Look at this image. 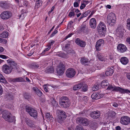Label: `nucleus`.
Instances as JSON below:
<instances>
[{"instance_id": "nucleus-1", "label": "nucleus", "mask_w": 130, "mask_h": 130, "mask_svg": "<svg viewBox=\"0 0 130 130\" xmlns=\"http://www.w3.org/2000/svg\"><path fill=\"white\" fill-rule=\"evenodd\" d=\"M3 118L6 121L9 122H12L15 121V117L11 116V113L7 111H4L2 113Z\"/></svg>"}, {"instance_id": "nucleus-2", "label": "nucleus", "mask_w": 130, "mask_h": 130, "mask_svg": "<svg viewBox=\"0 0 130 130\" xmlns=\"http://www.w3.org/2000/svg\"><path fill=\"white\" fill-rule=\"evenodd\" d=\"M59 103L61 107L66 108L69 107L70 102L67 97L64 96L60 98Z\"/></svg>"}, {"instance_id": "nucleus-3", "label": "nucleus", "mask_w": 130, "mask_h": 130, "mask_svg": "<svg viewBox=\"0 0 130 130\" xmlns=\"http://www.w3.org/2000/svg\"><path fill=\"white\" fill-rule=\"evenodd\" d=\"M107 89L108 90H112V91H118L121 93H130V91L127 89H124L119 87H117L115 86L113 87L111 86H108Z\"/></svg>"}, {"instance_id": "nucleus-4", "label": "nucleus", "mask_w": 130, "mask_h": 130, "mask_svg": "<svg viewBox=\"0 0 130 130\" xmlns=\"http://www.w3.org/2000/svg\"><path fill=\"white\" fill-rule=\"evenodd\" d=\"M99 33L101 36H104L106 32V26L103 22H100L98 27Z\"/></svg>"}, {"instance_id": "nucleus-5", "label": "nucleus", "mask_w": 130, "mask_h": 130, "mask_svg": "<svg viewBox=\"0 0 130 130\" xmlns=\"http://www.w3.org/2000/svg\"><path fill=\"white\" fill-rule=\"evenodd\" d=\"M116 17L114 13H110L107 17V23L110 26L113 25L116 21Z\"/></svg>"}, {"instance_id": "nucleus-6", "label": "nucleus", "mask_w": 130, "mask_h": 130, "mask_svg": "<svg viewBox=\"0 0 130 130\" xmlns=\"http://www.w3.org/2000/svg\"><path fill=\"white\" fill-rule=\"evenodd\" d=\"M25 109L26 111L30 116L34 118L37 117L38 113L36 110L27 106H26Z\"/></svg>"}, {"instance_id": "nucleus-7", "label": "nucleus", "mask_w": 130, "mask_h": 130, "mask_svg": "<svg viewBox=\"0 0 130 130\" xmlns=\"http://www.w3.org/2000/svg\"><path fill=\"white\" fill-rule=\"evenodd\" d=\"M76 122L84 126H87L89 124V120L82 117L77 118L76 119Z\"/></svg>"}, {"instance_id": "nucleus-8", "label": "nucleus", "mask_w": 130, "mask_h": 130, "mask_svg": "<svg viewBox=\"0 0 130 130\" xmlns=\"http://www.w3.org/2000/svg\"><path fill=\"white\" fill-rule=\"evenodd\" d=\"M12 15V13L9 11H5L2 12L1 14V18L4 20L10 18Z\"/></svg>"}, {"instance_id": "nucleus-9", "label": "nucleus", "mask_w": 130, "mask_h": 130, "mask_svg": "<svg viewBox=\"0 0 130 130\" xmlns=\"http://www.w3.org/2000/svg\"><path fill=\"white\" fill-rule=\"evenodd\" d=\"M57 114L59 119L61 120H64L67 117L65 112L62 110L59 109L57 110Z\"/></svg>"}, {"instance_id": "nucleus-10", "label": "nucleus", "mask_w": 130, "mask_h": 130, "mask_svg": "<svg viewBox=\"0 0 130 130\" xmlns=\"http://www.w3.org/2000/svg\"><path fill=\"white\" fill-rule=\"evenodd\" d=\"M76 73L74 69L69 68L67 69L66 73V75L69 77L72 78L73 77Z\"/></svg>"}, {"instance_id": "nucleus-11", "label": "nucleus", "mask_w": 130, "mask_h": 130, "mask_svg": "<svg viewBox=\"0 0 130 130\" xmlns=\"http://www.w3.org/2000/svg\"><path fill=\"white\" fill-rule=\"evenodd\" d=\"M130 118L128 116H124L121 117L120 123L122 124L127 125L129 123Z\"/></svg>"}, {"instance_id": "nucleus-12", "label": "nucleus", "mask_w": 130, "mask_h": 130, "mask_svg": "<svg viewBox=\"0 0 130 130\" xmlns=\"http://www.w3.org/2000/svg\"><path fill=\"white\" fill-rule=\"evenodd\" d=\"M104 43V41L102 39H100L98 41L95 45L96 51H100L101 50V46H103Z\"/></svg>"}, {"instance_id": "nucleus-13", "label": "nucleus", "mask_w": 130, "mask_h": 130, "mask_svg": "<svg viewBox=\"0 0 130 130\" xmlns=\"http://www.w3.org/2000/svg\"><path fill=\"white\" fill-rule=\"evenodd\" d=\"M65 69V67L62 63H60L58 66L57 71V73L59 75H62Z\"/></svg>"}, {"instance_id": "nucleus-14", "label": "nucleus", "mask_w": 130, "mask_h": 130, "mask_svg": "<svg viewBox=\"0 0 130 130\" xmlns=\"http://www.w3.org/2000/svg\"><path fill=\"white\" fill-rule=\"evenodd\" d=\"M100 112L98 110H96L91 112L90 114V116L93 119H97L100 117Z\"/></svg>"}, {"instance_id": "nucleus-15", "label": "nucleus", "mask_w": 130, "mask_h": 130, "mask_svg": "<svg viewBox=\"0 0 130 130\" xmlns=\"http://www.w3.org/2000/svg\"><path fill=\"white\" fill-rule=\"evenodd\" d=\"M2 69L3 72L6 74L10 73L12 69L10 66L6 64H5L3 66Z\"/></svg>"}, {"instance_id": "nucleus-16", "label": "nucleus", "mask_w": 130, "mask_h": 130, "mask_svg": "<svg viewBox=\"0 0 130 130\" xmlns=\"http://www.w3.org/2000/svg\"><path fill=\"white\" fill-rule=\"evenodd\" d=\"M117 49L119 52L123 53L126 51L127 48L125 45L122 44H119L117 47Z\"/></svg>"}, {"instance_id": "nucleus-17", "label": "nucleus", "mask_w": 130, "mask_h": 130, "mask_svg": "<svg viewBox=\"0 0 130 130\" xmlns=\"http://www.w3.org/2000/svg\"><path fill=\"white\" fill-rule=\"evenodd\" d=\"M75 42L77 45L82 47H84L86 45V43L85 42L80 40L79 38L76 39Z\"/></svg>"}, {"instance_id": "nucleus-18", "label": "nucleus", "mask_w": 130, "mask_h": 130, "mask_svg": "<svg viewBox=\"0 0 130 130\" xmlns=\"http://www.w3.org/2000/svg\"><path fill=\"white\" fill-rule=\"evenodd\" d=\"M7 62L9 63L10 65V67L12 69H17V64L16 62L12 60H8L7 61Z\"/></svg>"}, {"instance_id": "nucleus-19", "label": "nucleus", "mask_w": 130, "mask_h": 130, "mask_svg": "<svg viewBox=\"0 0 130 130\" xmlns=\"http://www.w3.org/2000/svg\"><path fill=\"white\" fill-rule=\"evenodd\" d=\"M10 4L7 2L5 1L0 2V6L4 9L7 8L10 6Z\"/></svg>"}, {"instance_id": "nucleus-20", "label": "nucleus", "mask_w": 130, "mask_h": 130, "mask_svg": "<svg viewBox=\"0 0 130 130\" xmlns=\"http://www.w3.org/2000/svg\"><path fill=\"white\" fill-rule=\"evenodd\" d=\"M90 23L92 28H95L96 27V19L94 18H92L90 20Z\"/></svg>"}, {"instance_id": "nucleus-21", "label": "nucleus", "mask_w": 130, "mask_h": 130, "mask_svg": "<svg viewBox=\"0 0 130 130\" xmlns=\"http://www.w3.org/2000/svg\"><path fill=\"white\" fill-rule=\"evenodd\" d=\"M87 28L85 25H82L77 30V32L81 33L82 32H85L87 31Z\"/></svg>"}, {"instance_id": "nucleus-22", "label": "nucleus", "mask_w": 130, "mask_h": 130, "mask_svg": "<svg viewBox=\"0 0 130 130\" xmlns=\"http://www.w3.org/2000/svg\"><path fill=\"white\" fill-rule=\"evenodd\" d=\"M25 122L28 126L31 127L33 126L35 123V122L34 121L31 120L28 118L25 119Z\"/></svg>"}, {"instance_id": "nucleus-23", "label": "nucleus", "mask_w": 130, "mask_h": 130, "mask_svg": "<svg viewBox=\"0 0 130 130\" xmlns=\"http://www.w3.org/2000/svg\"><path fill=\"white\" fill-rule=\"evenodd\" d=\"M111 67L112 68H108V70H107L105 72V74L106 76H108L112 75L113 74L114 70L112 68H113V67Z\"/></svg>"}, {"instance_id": "nucleus-24", "label": "nucleus", "mask_w": 130, "mask_h": 130, "mask_svg": "<svg viewBox=\"0 0 130 130\" xmlns=\"http://www.w3.org/2000/svg\"><path fill=\"white\" fill-rule=\"evenodd\" d=\"M124 30L123 27L122 26H118L116 30V31L118 34H123L124 32Z\"/></svg>"}, {"instance_id": "nucleus-25", "label": "nucleus", "mask_w": 130, "mask_h": 130, "mask_svg": "<svg viewBox=\"0 0 130 130\" xmlns=\"http://www.w3.org/2000/svg\"><path fill=\"white\" fill-rule=\"evenodd\" d=\"M89 126L92 129H95L98 127V124L96 122L93 121L91 123Z\"/></svg>"}, {"instance_id": "nucleus-26", "label": "nucleus", "mask_w": 130, "mask_h": 130, "mask_svg": "<svg viewBox=\"0 0 130 130\" xmlns=\"http://www.w3.org/2000/svg\"><path fill=\"white\" fill-rule=\"evenodd\" d=\"M89 60L85 57H82L80 60V62L83 64H85L89 62Z\"/></svg>"}, {"instance_id": "nucleus-27", "label": "nucleus", "mask_w": 130, "mask_h": 130, "mask_svg": "<svg viewBox=\"0 0 130 130\" xmlns=\"http://www.w3.org/2000/svg\"><path fill=\"white\" fill-rule=\"evenodd\" d=\"M33 90L36 92L37 94L39 96H41L42 95V93L41 91L37 88L34 87Z\"/></svg>"}, {"instance_id": "nucleus-28", "label": "nucleus", "mask_w": 130, "mask_h": 130, "mask_svg": "<svg viewBox=\"0 0 130 130\" xmlns=\"http://www.w3.org/2000/svg\"><path fill=\"white\" fill-rule=\"evenodd\" d=\"M120 61L124 65L127 64L128 62V59L125 57H122L120 59Z\"/></svg>"}, {"instance_id": "nucleus-29", "label": "nucleus", "mask_w": 130, "mask_h": 130, "mask_svg": "<svg viewBox=\"0 0 130 130\" xmlns=\"http://www.w3.org/2000/svg\"><path fill=\"white\" fill-rule=\"evenodd\" d=\"M91 97L93 99H98L101 98V96L98 93H94L91 96Z\"/></svg>"}, {"instance_id": "nucleus-30", "label": "nucleus", "mask_w": 130, "mask_h": 130, "mask_svg": "<svg viewBox=\"0 0 130 130\" xmlns=\"http://www.w3.org/2000/svg\"><path fill=\"white\" fill-rule=\"evenodd\" d=\"M4 98L8 100L13 99V96L12 94V93H7L4 96Z\"/></svg>"}, {"instance_id": "nucleus-31", "label": "nucleus", "mask_w": 130, "mask_h": 130, "mask_svg": "<svg viewBox=\"0 0 130 130\" xmlns=\"http://www.w3.org/2000/svg\"><path fill=\"white\" fill-rule=\"evenodd\" d=\"M54 71V69L53 67H47L45 70V72L47 73H53Z\"/></svg>"}, {"instance_id": "nucleus-32", "label": "nucleus", "mask_w": 130, "mask_h": 130, "mask_svg": "<svg viewBox=\"0 0 130 130\" xmlns=\"http://www.w3.org/2000/svg\"><path fill=\"white\" fill-rule=\"evenodd\" d=\"M45 116L47 119H48L49 120L51 121H53V118L52 116L50 115V113L48 112L46 113V114Z\"/></svg>"}, {"instance_id": "nucleus-33", "label": "nucleus", "mask_w": 130, "mask_h": 130, "mask_svg": "<svg viewBox=\"0 0 130 130\" xmlns=\"http://www.w3.org/2000/svg\"><path fill=\"white\" fill-rule=\"evenodd\" d=\"M100 84L98 83H96L92 88V90L93 91H95L98 90L100 87Z\"/></svg>"}, {"instance_id": "nucleus-34", "label": "nucleus", "mask_w": 130, "mask_h": 130, "mask_svg": "<svg viewBox=\"0 0 130 130\" xmlns=\"http://www.w3.org/2000/svg\"><path fill=\"white\" fill-rule=\"evenodd\" d=\"M108 84V81L106 80H103L101 83V85L103 87H105V86H107Z\"/></svg>"}, {"instance_id": "nucleus-35", "label": "nucleus", "mask_w": 130, "mask_h": 130, "mask_svg": "<svg viewBox=\"0 0 130 130\" xmlns=\"http://www.w3.org/2000/svg\"><path fill=\"white\" fill-rule=\"evenodd\" d=\"M42 4V2L41 0H39L36 1V3L35 7L37 8H39Z\"/></svg>"}, {"instance_id": "nucleus-36", "label": "nucleus", "mask_w": 130, "mask_h": 130, "mask_svg": "<svg viewBox=\"0 0 130 130\" xmlns=\"http://www.w3.org/2000/svg\"><path fill=\"white\" fill-rule=\"evenodd\" d=\"M8 36V33L7 31L3 32L0 34V37L4 38H6Z\"/></svg>"}, {"instance_id": "nucleus-37", "label": "nucleus", "mask_w": 130, "mask_h": 130, "mask_svg": "<svg viewBox=\"0 0 130 130\" xmlns=\"http://www.w3.org/2000/svg\"><path fill=\"white\" fill-rule=\"evenodd\" d=\"M113 38L112 37L110 36L108 41V43L110 45H113Z\"/></svg>"}, {"instance_id": "nucleus-38", "label": "nucleus", "mask_w": 130, "mask_h": 130, "mask_svg": "<svg viewBox=\"0 0 130 130\" xmlns=\"http://www.w3.org/2000/svg\"><path fill=\"white\" fill-rule=\"evenodd\" d=\"M24 98L28 100L30 99V96L29 94L27 92H25L24 95Z\"/></svg>"}, {"instance_id": "nucleus-39", "label": "nucleus", "mask_w": 130, "mask_h": 130, "mask_svg": "<svg viewBox=\"0 0 130 130\" xmlns=\"http://www.w3.org/2000/svg\"><path fill=\"white\" fill-rule=\"evenodd\" d=\"M97 57L98 59L101 61H103L104 59L102 57L101 53L98 52L97 54Z\"/></svg>"}, {"instance_id": "nucleus-40", "label": "nucleus", "mask_w": 130, "mask_h": 130, "mask_svg": "<svg viewBox=\"0 0 130 130\" xmlns=\"http://www.w3.org/2000/svg\"><path fill=\"white\" fill-rule=\"evenodd\" d=\"M91 11L90 10H88L87 11L84 13L83 15L80 18V19H82L83 18L86 17L87 16L88 14H89Z\"/></svg>"}, {"instance_id": "nucleus-41", "label": "nucleus", "mask_w": 130, "mask_h": 130, "mask_svg": "<svg viewBox=\"0 0 130 130\" xmlns=\"http://www.w3.org/2000/svg\"><path fill=\"white\" fill-rule=\"evenodd\" d=\"M39 67V65L36 64H32L30 66V68L32 69L37 68Z\"/></svg>"}, {"instance_id": "nucleus-42", "label": "nucleus", "mask_w": 130, "mask_h": 130, "mask_svg": "<svg viewBox=\"0 0 130 130\" xmlns=\"http://www.w3.org/2000/svg\"><path fill=\"white\" fill-rule=\"evenodd\" d=\"M127 28L130 31V19H129L127 20Z\"/></svg>"}, {"instance_id": "nucleus-43", "label": "nucleus", "mask_w": 130, "mask_h": 130, "mask_svg": "<svg viewBox=\"0 0 130 130\" xmlns=\"http://www.w3.org/2000/svg\"><path fill=\"white\" fill-rule=\"evenodd\" d=\"M75 15V13L74 12L72 9L69 13L68 14V16L70 17H73Z\"/></svg>"}, {"instance_id": "nucleus-44", "label": "nucleus", "mask_w": 130, "mask_h": 130, "mask_svg": "<svg viewBox=\"0 0 130 130\" xmlns=\"http://www.w3.org/2000/svg\"><path fill=\"white\" fill-rule=\"evenodd\" d=\"M51 101H52L51 103L53 106H54L57 105V103L56 102L55 100L53 98H51Z\"/></svg>"}, {"instance_id": "nucleus-45", "label": "nucleus", "mask_w": 130, "mask_h": 130, "mask_svg": "<svg viewBox=\"0 0 130 130\" xmlns=\"http://www.w3.org/2000/svg\"><path fill=\"white\" fill-rule=\"evenodd\" d=\"M21 12L22 14H21L20 15V17L23 16V14L24 13H26L27 12V11L26 10V9L25 8H24V9H22L21 11Z\"/></svg>"}, {"instance_id": "nucleus-46", "label": "nucleus", "mask_w": 130, "mask_h": 130, "mask_svg": "<svg viewBox=\"0 0 130 130\" xmlns=\"http://www.w3.org/2000/svg\"><path fill=\"white\" fill-rule=\"evenodd\" d=\"M0 82L4 83H7V81L3 76V77H2L0 79Z\"/></svg>"}, {"instance_id": "nucleus-47", "label": "nucleus", "mask_w": 130, "mask_h": 130, "mask_svg": "<svg viewBox=\"0 0 130 130\" xmlns=\"http://www.w3.org/2000/svg\"><path fill=\"white\" fill-rule=\"evenodd\" d=\"M88 90L87 86L86 85H84L82 88V90L84 92L87 91Z\"/></svg>"}, {"instance_id": "nucleus-48", "label": "nucleus", "mask_w": 130, "mask_h": 130, "mask_svg": "<svg viewBox=\"0 0 130 130\" xmlns=\"http://www.w3.org/2000/svg\"><path fill=\"white\" fill-rule=\"evenodd\" d=\"M75 130H83V129L82 126L78 125L76 126Z\"/></svg>"}, {"instance_id": "nucleus-49", "label": "nucleus", "mask_w": 130, "mask_h": 130, "mask_svg": "<svg viewBox=\"0 0 130 130\" xmlns=\"http://www.w3.org/2000/svg\"><path fill=\"white\" fill-rule=\"evenodd\" d=\"M17 78L18 82H22L25 81L24 79L21 77Z\"/></svg>"}, {"instance_id": "nucleus-50", "label": "nucleus", "mask_w": 130, "mask_h": 130, "mask_svg": "<svg viewBox=\"0 0 130 130\" xmlns=\"http://www.w3.org/2000/svg\"><path fill=\"white\" fill-rule=\"evenodd\" d=\"M76 85L78 87L79 89H80L83 86V83H80Z\"/></svg>"}, {"instance_id": "nucleus-51", "label": "nucleus", "mask_w": 130, "mask_h": 130, "mask_svg": "<svg viewBox=\"0 0 130 130\" xmlns=\"http://www.w3.org/2000/svg\"><path fill=\"white\" fill-rule=\"evenodd\" d=\"M0 57L2 58L3 59H6L8 58L7 56L3 55H0Z\"/></svg>"}, {"instance_id": "nucleus-52", "label": "nucleus", "mask_w": 130, "mask_h": 130, "mask_svg": "<svg viewBox=\"0 0 130 130\" xmlns=\"http://www.w3.org/2000/svg\"><path fill=\"white\" fill-rule=\"evenodd\" d=\"M58 31L57 30H55L52 33L50 37H53L57 33Z\"/></svg>"}, {"instance_id": "nucleus-53", "label": "nucleus", "mask_w": 130, "mask_h": 130, "mask_svg": "<svg viewBox=\"0 0 130 130\" xmlns=\"http://www.w3.org/2000/svg\"><path fill=\"white\" fill-rule=\"evenodd\" d=\"M54 41L53 40H52L50 42L48 43V45L51 47V46L52 45H53V44L54 43Z\"/></svg>"}, {"instance_id": "nucleus-54", "label": "nucleus", "mask_w": 130, "mask_h": 130, "mask_svg": "<svg viewBox=\"0 0 130 130\" xmlns=\"http://www.w3.org/2000/svg\"><path fill=\"white\" fill-rule=\"evenodd\" d=\"M79 89L76 85L74 86L73 87V89L74 90H78Z\"/></svg>"}, {"instance_id": "nucleus-55", "label": "nucleus", "mask_w": 130, "mask_h": 130, "mask_svg": "<svg viewBox=\"0 0 130 130\" xmlns=\"http://www.w3.org/2000/svg\"><path fill=\"white\" fill-rule=\"evenodd\" d=\"M86 5V4L84 3L82 4L80 7V8L81 9H83L85 7Z\"/></svg>"}, {"instance_id": "nucleus-56", "label": "nucleus", "mask_w": 130, "mask_h": 130, "mask_svg": "<svg viewBox=\"0 0 130 130\" xmlns=\"http://www.w3.org/2000/svg\"><path fill=\"white\" fill-rule=\"evenodd\" d=\"M126 41L127 43L130 44V37H129L126 38Z\"/></svg>"}, {"instance_id": "nucleus-57", "label": "nucleus", "mask_w": 130, "mask_h": 130, "mask_svg": "<svg viewBox=\"0 0 130 130\" xmlns=\"http://www.w3.org/2000/svg\"><path fill=\"white\" fill-rule=\"evenodd\" d=\"M47 46L48 47L46 48L44 50L42 53H44L45 52L48 51L50 48H51V47L49 46L48 45H47Z\"/></svg>"}, {"instance_id": "nucleus-58", "label": "nucleus", "mask_w": 130, "mask_h": 130, "mask_svg": "<svg viewBox=\"0 0 130 130\" xmlns=\"http://www.w3.org/2000/svg\"><path fill=\"white\" fill-rule=\"evenodd\" d=\"M69 46L70 44L67 43L64 46V48L66 50L67 49L69 48Z\"/></svg>"}, {"instance_id": "nucleus-59", "label": "nucleus", "mask_w": 130, "mask_h": 130, "mask_svg": "<svg viewBox=\"0 0 130 130\" xmlns=\"http://www.w3.org/2000/svg\"><path fill=\"white\" fill-rule=\"evenodd\" d=\"M72 10L74 12H75L77 13L80 12V11L77 9H72Z\"/></svg>"}, {"instance_id": "nucleus-60", "label": "nucleus", "mask_w": 130, "mask_h": 130, "mask_svg": "<svg viewBox=\"0 0 130 130\" xmlns=\"http://www.w3.org/2000/svg\"><path fill=\"white\" fill-rule=\"evenodd\" d=\"M3 92V88L2 86L0 85V95H1Z\"/></svg>"}, {"instance_id": "nucleus-61", "label": "nucleus", "mask_w": 130, "mask_h": 130, "mask_svg": "<svg viewBox=\"0 0 130 130\" xmlns=\"http://www.w3.org/2000/svg\"><path fill=\"white\" fill-rule=\"evenodd\" d=\"M78 4L77 2H75L74 3V7H77L78 6Z\"/></svg>"}, {"instance_id": "nucleus-62", "label": "nucleus", "mask_w": 130, "mask_h": 130, "mask_svg": "<svg viewBox=\"0 0 130 130\" xmlns=\"http://www.w3.org/2000/svg\"><path fill=\"white\" fill-rule=\"evenodd\" d=\"M112 106L114 107H116L118 106V104L116 102H114Z\"/></svg>"}, {"instance_id": "nucleus-63", "label": "nucleus", "mask_w": 130, "mask_h": 130, "mask_svg": "<svg viewBox=\"0 0 130 130\" xmlns=\"http://www.w3.org/2000/svg\"><path fill=\"white\" fill-rule=\"evenodd\" d=\"M12 81L13 82H18V78H16L13 79L12 80Z\"/></svg>"}, {"instance_id": "nucleus-64", "label": "nucleus", "mask_w": 130, "mask_h": 130, "mask_svg": "<svg viewBox=\"0 0 130 130\" xmlns=\"http://www.w3.org/2000/svg\"><path fill=\"white\" fill-rule=\"evenodd\" d=\"M126 77L128 79H130V72L126 73Z\"/></svg>"}]
</instances>
